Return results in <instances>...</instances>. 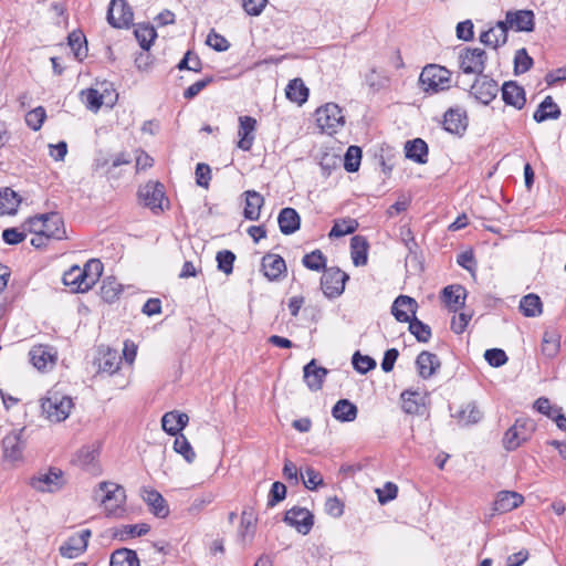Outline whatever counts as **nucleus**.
Returning a JSON list of instances; mask_svg holds the SVG:
<instances>
[{
	"instance_id": "33",
	"label": "nucleus",
	"mask_w": 566,
	"mask_h": 566,
	"mask_svg": "<svg viewBox=\"0 0 566 566\" xmlns=\"http://www.w3.org/2000/svg\"><path fill=\"white\" fill-rule=\"evenodd\" d=\"M406 157L417 164H426L428 161V145L421 138L408 140L405 145Z\"/></svg>"
},
{
	"instance_id": "17",
	"label": "nucleus",
	"mask_w": 566,
	"mask_h": 566,
	"mask_svg": "<svg viewBox=\"0 0 566 566\" xmlns=\"http://www.w3.org/2000/svg\"><path fill=\"white\" fill-rule=\"evenodd\" d=\"M418 304L415 298L399 295L392 303L391 313L398 322L408 323L416 316Z\"/></svg>"
},
{
	"instance_id": "59",
	"label": "nucleus",
	"mask_w": 566,
	"mask_h": 566,
	"mask_svg": "<svg viewBox=\"0 0 566 566\" xmlns=\"http://www.w3.org/2000/svg\"><path fill=\"white\" fill-rule=\"evenodd\" d=\"M216 260L218 262V269L224 274L229 275L233 271V263L235 261V254L230 250H222L217 253Z\"/></svg>"
},
{
	"instance_id": "58",
	"label": "nucleus",
	"mask_w": 566,
	"mask_h": 566,
	"mask_svg": "<svg viewBox=\"0 0 566 566\" xmlns=\"http://www.w3.org/2000/svg\"><path fill=\"white\" fill-rule=\"evenodd\" d=\"M352 363L354 368L363 375L367 374L376 367V361L374 358L367 355H361L359 352H356L353 355Z\"/></svg>"
},
{
	"instance_id": "50",
	"label": "nucleus",
	"mask_w": 566,
	"mask_h": 566,
	"mask_svg": "<svg viewBox=\"0 0 566 566\" xmlns=\"http://www.w3.org/2000/svg\"><path fill=\"white\" fill-rule=\"evenodd\" d=\"M99 451L95 446H85L76 453L75 462L82 468H90L98 458Z\"/></svg>"
},
{
	"instance_id": "37",
	"label": "nucleus",
	"mask_w": 566,
	"mask_h": 566,
	"mask_svg": "<svg viewBox=\"0 0 566 566\" xmlns=\"http://www.w3.org/2000/svg\"><path fill=\"white\" fill-rule=\"evenodd\" d=\"M285 94L291 102L302 105L308 98V88L301 78H294L287 84Z\"/></svg>"
},
{
	"instance_id": "7",
	"label": "nucleus",
	"mask_w": 566,
	"mask_h": 566,
	"mask_svg": "<svg viewBox=\"0 0 566 566\" xmlns=\"http://www.w3.org/2000/svg\"><path fill=\"white\" fill-rule=\"evenodd\" d=\"M64 474L59 468H50L46 471L39 472L30 479L31 488L42 493L57 492L64 486Z\"/></svg>"
},
{
	"instance_id": "13",
	"label": "nucleus",
	"mask_w": 566,
	"mask_h": 566,
	"mask_svg": "<svg viewBox=\"0 0 566 566\" xmlns=\"http://www.w3.org/2000/svg\"><path fill=\"white\" fill-rule=\"evenodd\" d=\"M29 357L38 370L44 371L55 365L57 353L54 347L40 344L30 349Z\"/></svg>"
},
{
	"instance_id": "27",
	"label": "nucleus",
	"mask_w": 566,
	"mask_h": 566,
	"mask_svg": "<svg viewBox=\"0 0 566 566\" xmlns=\"http://www.w3.org/2000/svg\"><path fill=\"white\" fill-rule=\"evenodd\" d=\"M507 41V28L506 23L499 21L494 27L484 31L480 35V42L484 45L497 49L505 44Z\"/></svg>"
},
{
	"instance_id": "46",
	"label": "nucleus",
	"mask_w": 566,
	"mask_h": 566,
	"mask_svg": "<svg viewBox=\"0 0 566 566\" xmlns=\"http://www.w3.org/2000/svg\"><path fill=\"white\" fill-rule=\"evenodd\" d=\"M175 437L174 451L182 455L188 463H192L196 459V452L193 451L190 442L182 433H178Z\"/></svg>"
},
{
	"instance_id": "2",
	"label": "nucleus",
	"mask_w": 566,
	"mask_h": 566,
	"mask_svg": "<svg viewBox=\"0 0 566 566\" xmlns=\"http://www.w3.org/2000/svg\"><path fill=\"white\" fill-rule=\"evenodd\" d=\"M29 231H40L49 239H66L64 221L57 212L44 213L29 218Z\"/></svg>"
},
{
	"instance_id": "47",
	"label": "nucleus",
	"mask_w": 566,
	"mask_h": 566,
	"mask_svg": "<svg viewBox=\"0 0 566 566\" xmlns=\"http://www.w3.org/2000/svg\"><path fill=\"white\" fill-rule=\"evenodd\" d=\"M134 33L140 48L144 50H149L153 41L157 36L156 30L149 24H139Z\"/></svg>"
},
{
	"instance_id": "40",
	"label": "nucleus",
	"mask_w": 566,
	"mask_h": 566,
	"mask_svg": "<svg viewBox=\"0 0 566 566\" xmlns=\"http://www.w3.org/2000/svg\"><path fill=\"white\" fill-rule=\"evenodd\" d=\"M350 249L353 263L356 266L365 265L367 263V241L360 235L353 237L350 239Z\"/></svg>"
},
{
	"instance_id": "29",
	"label": "nucleus",
	"mask_w": 566,
	"mask_h": 566,
	"mask_svg": "<svg viewBox=\"0 0 566 566\" xmlns=\"http://www.w3.org/2000/svg\"><path fill=\"white\" fill-rule=\"evenodd\" d=\"M243 196L245 197L244 218L251 221L259 220L261 208L264 205L263 196L255 190H247Z\"/></svg>"
},
{
	"instance_id": "48",
	"label": "nucleus",
	"mask_w": 566,
	"mask_h": 566,
	"mask_svg": "<svg viewBox=\"0 0 566 566\" xmlns=\"http://www.w3.org/2000/svg\"><path fill=\"white\" fill-rule=\"evenodd\" d=\"M409 323V332L416 337V339L420 343H428L431 338V328L429 325L424 324L416 316L412 317Z\"/></svg>"
},
{
	"instance_id": "3",
	"label": "nucleus",
	"mask_w": 566,
	"mask_h": 566,
	"mask_svg": "<svg viewBox=\"0 0 566 566\" xmlns=\"http://www.w3.org/2000/svg\"><path fill=\"white\" fill-rule=\"evenodd\" d=\"M72 407V399L57 391H49L41 403L43 413L52 422L64 421L69 417Z\"/></svg>"
},
{
	"instance_id": "11",
	"label": "nucleus",
	"mask_w": 566,
	"mask_h": 566,
	"mask_svg": "<svg viewBox=\"0 0 566 566\" xmlns=\"http://www.w3.org/2000/svg\"><path fill=\"white\" fill-rule=\"evenodd\" d=\"M283 521L300 534L307 535L314 525V515L307 509L294 506L286 511Z\"/></svg>"
},
{
	"instance_id": "9",
	"label": "nucleus",
	"mask_w": 566,
	"mask_h": 566,
	"mask_svg": "<svg viewBox=\"0 0 566 566\" xmlns=\"http://www.w3.org/2000/svg\"><path fill=\"white\" fill-rule=\"evenodd\" d=\"M321 277V289L328 298L338 297L345 289L349 276L338 268H325Z\"/></svg>"
},
{
	"instance_id": "54",
	"label": "nucleus",
	"mask_w": 566,
	"mask_h": 566,
	"mask_svg": "<svg viewBox=\"0 0 566 566\" xmlns=\"http://www.w3.org/2000/svg\"><path fill=\"white\" fill-rule=\"evenodd\" d=\"M81 94L84 97L86 107L93 112H97L104 103H107L105 94H101L95 88L82 91Z\"/></svg>"
},
{
	"instance_id": "10",
	"label": "nucleus",
	"mask_w": 566,
	"mask_h": 566,
	"mask_svg": "<svg viewBox=\"0 0 566 566\" xmlns=\"http://www.w3.org/2000/svg\"><path fill=\"white\" fill-rule=\"evenodd\" d=\"M134 13L125 0H111L107 21L114 28H128L133 23Z\"/></svg>"
},
{
	"instance_id": "23",
	"label": "nucleus",
	"mask_w": 566,
	"mask_h": 566,
	"mask_svg": "<svg viewBox=\"0 0 566 566\" xmlns=\"http://www.w3.org/2000/svg\"><path fill=\"white\" fill-rule=\"evenodd\" d=\"M189 422L187 413L172 410L166 412L161 418V428L169 436L180 433Z\"/></svg>"
},
{
	"instance_id": "31",
	"label": "nucleus",
	"mask_w": 566,
	"mask_h": 566,
	"mask_svg": "<svg viewBox=\"0 0 566 566\" xmlns=\"http://www.w3.org/2000/svg\"><path fill=\"white\" fill-rule=\"evenodd\" d=\"M452 417H454L460 424L470 426L478 423L483 418V412L480 410L476 402L470 401L462 405Z\"/></svg>"
},
{
	"instance_id": "43",
	"label": "nucleus",
	"mask_w": 566,
	"mask_h": 566,
	"mask_svg": "<svg viewBox=\"0 0 566 566\" xmlns=\"http://www.w3.org/2000/svg\"><path fill=\"white\" fill-rule=\"evenodd\" d=\"M18 193L10 188L0 190V214H13L19 206Z\"/></svg>"
},
{
	"instance_id": "61",
	"label": "nucleus",
	"mask_w": 566,
	"mask_h": 566,
	"mask_svg": "<svg viewBox=\"0 0 566 566\" xmlns=\"http://www.w3.org/2000/svg\"><path fill=\"white\" fill-rule=\"evenodd\" d=\"M484 358L490 366L496 368L505 365L509 359L506 353L501 348L486 349Z\"/></svg>"
},
{
	"instance_id": "57",
	"label": "nucleus",
	"mask_w": 566,
	"mask_h": 566,
	"mask_svg": "<svg viewBox=\"0 0 566 566\" xmlns=\"http://www.w3.org/2000/svg\"><path fill=\"white\" fill-rule=\"evenodd\" d=\"M533 66V59L527 54L526 49H520L514 56V73L516 75L527 72Z\"/></svg>"
},
{
	"instance_id": "34",
	"label": "nucleus",
	"mask_w": 566,
	"mask_h": 566,
	"mask_svg": "<svg viewBox=\"0 0 566 566\" xmlns=\"http://www.w3.org/2000/svg\"><path fill=\"white\" fill-rule=\"evenodd\" d=\"M560 116L558 105L553 101L552 96H546L538 105L533 114V119L536 123H542L547 119H557Z\"/></svg>"
},
{
	"instance_id": "22",
	"label": "nucleus",
	"mask_w": 566,
	"mask_h": 566,
	"mask_svg": "<svg viewBox=\"0 0 566 566\" xmlns=\"http://www.w3.org/2000/svg\"><path fill=\"white\" fill-rule=\"evenodd\" d=\"M304 380L311 391L322 389L325 377L328 370L325 367H319L315 359H312L303 368Z\"/></svg>"
},
{
	"instance_id": "14",
	"label": "nucleus",
	"mask_w": 566,
	"mask_h": 566,
	"mask_svg": "<svg viewBox=\"0 0 566 566\" xmlns=\"http://www.w3.org/2000/svg\"><path fill=\"white\" fill-rule=\"evenodd\" d=\"M92 533L90 530H82L80 533H76L70 536L61 546L60 554L66 558H76L82 553H84L87 548L88 538Z\"/></svg>"
},
{
	"instance_id": "44",
	"label": "nucleus",
	"mask_w": 566,
	"mask_h": 566,
	"mask_svg": "<svg viewBox=\"0 0 566 566\" xmlns=\"http://www.w3.org/2000/svg\"><path fill=\"white\" fill-rule=\"evenodd\" d=\"M442 297L448 305L463 306L467 291L461 285H449L443 289Z\"/></svg>"
},
{
	"instance_id": "32",
	"label": "nucleus",
	"mask_w": 566,
	"mask_h": 566,
	"mask_svg": "<svg viewBox=\"0 0 566 566\" xmlns=\"http://www.w3.org/2000/svg\"><path fill=\"white\" fill-rule=\"evenodd\" d=\"M62 281L64 285L70 286L71 291L74 293H84L91 290V286L86 284L78 265H73L69 271H66L63 274Z\"/></svg>"
},
{
	"instance_id": "26",
	"label": "nucleus",
	"mask_w": 566,
	"mask_h": 566,
	"mask_svg": "<svg viewBox=\"0 0 566 566\" xmlns=\"http://www.w3.org/2000/svg\"><path fill=\"white\" fill-rule=\"evenodd\" d=\"M143 499L149 506L150 512L159 518H165L169 514V506L164 496L154 489H144Z\"/></svg>"
},
{
	"instance_id": "53",
	"label": "nucleus",
	"mask_w": 566,
	"mask_h": 566,
	"mask_svg": "<svg viewBox=\"0 0 566 566\" xmlns=\"http://www.w3.org/2000/svg\"><path fill=\"white\" fill-rule=\"evenodd\" d=\"M69 45L74 52V55L78 60H83L86 56V39L82 32H72L69 35Z\"/></svg>"
},
{
	"instance_id": "16",
	"label": "nucleus",
	"mask_w": 566,
	"mask_h": 566,
	"mask_svg": "<svg viewBox=\"0 0 566 566\" xmlns=\"http://www.w3.org/2000/svg\"><path fill=\"white\" fill-rule=\"evenodd\" d=\"M24 428L12 430L2 440L3 457L6 460L15 462L22 459L24 442L21 439Z\"/></svg>"
},
{
	"instance_id": "1",
	"label": "nucleus",
	"mask_w": 566,
	"mask_h": 566,
	"mask_svg": "<svg viewBox=\"0 0 566 566\" xmlns=\"http://www.w3.org/2000/svg\"><path fill=\"white\" fill-rule=\"evenodd\" d=\"M419 84L426 93H438L451 86V72L444 66L429 64L424 66L419 76Z\"/></svg>"
},
{
	"instance_id": "28",
	"label": "nucleus",
	"mask_w": 566,
	"mask_h": 566,
	"mask_svg": "<svg viewBox=\"0 0 566 566\" xmlns=\"http://www.w3.org/2000/svg\"><path fill=\"white\" fill-rule=\"evenodd\" d=\"M262 270L270 281H277L286 272V264L281 255L269 253L262 259Z\"/></svg>"
},
{
	"instance_id": "18",
	"label": "nucleus",
	"mask_w": 566,
	"mask_h": 566,
	"mask_svg": "<svg viewBox=\"0 0 566 566\" xmlns=\"http://www.w3.org/2000/svg\"><path fill=\"white\" fill-rule=\"evenodd\" d=\"M506 28L515 29L520 32H531L534 30V13L531 10H518L515 12H506L505 20Z\"/></svg>"
},
{
	"instance_id": "25",
	"label": "nucleus",
	"mask_w": 566,
	"mask_h": 566,
	"mask_svg": "<svg viewBox=\"0 0 566 566\" xmlns=\"http://www.w3.org/2000/svg\"><path fill=\"white\" fill-rule=\"evenodd\" d=\"M418 374L422 379H429L441 367L439 357L428 350L421 352L416 358Z\"/></svg>"
},
{
	"instance_id": "49",
	"label": "nucleus",
	"mask_w": 566,
	"mask_h": 566,
	"mask_svg": "<svg viewBox=\"0 0 566 566\" xmlns=\"http://www.w3.org/2000/svg\"><path fill=\"white\" fill-rule=\"evenodd\" d=\"M358 228V222L355 219H343L336 221L331 229L329 237L331 238H340L347 234L354 233Z\"/></svg>"
},
{
	"instance_id": "30",
	"label": "nucleus",
	"mask_w": 566,
	"mask_h": 566,
	"mask_svg": "<svg viewBox=\"0 0 566 566\" xmlns=\"http://www.w3.org/2000/svg\"><path fill=\"white\" fill-rule=\"evenodd\" d=\"M277 223L283 234H292L300 229L301 218L294 208H283L277 217Z\"/></svg>"
},
{
	"instance_id": "51",
	"label": "nucleus",
	"mask_w": 566,
	"mask_h": 566,
	"mask_svg": "<svg viewBox=\"0 0 566 566\" xmlns=\"http://www.w3.org/2000/svg\"><path fill=\"white\" fill-rule=\"evenodd\" d=\"M303 265L312 271H321L326 268V256L318 249L307 253L302 259Z\"/></svg>"
},
{
	"instance_id": "52",
	"label": "nucleus",
	"mask_w": 566,
	"mask_h": 566,
	"mask_svg": "<svg viewBox=\"0 0 566 566\" xmlns=\"http://www.w3.org/2000/svg\"><path fill=\"white\" fill-rule=\"evenodd\" d=\"M361 160V149L358 146H349L344 156V168L348 172H356Z\"/></svg>"
},
{
	"instance_id": "39",
	"label": "nucleus",
	"mask_w": 566,
	"mask_h": 566,
	"mask_svg": "<svg viewBox=\"0 0 566 566\" xmlns=\"http://www.w3.org/2000/svg\"><path fill=\"white\" fill-rule=\"evenodd\" d=\"M150 531V526L146 523L134 525H122L114 531V537L119 541H126L132 537L146 535Z\"/></svg>"
},
{
	"instance_id": "4",
	"label": "nucleus",
	"mask_w": 566,
	"mask_h": 566,
	"mask_svg": "<svg viewBox=\"0 0 566 566\" xmlns=\"http://www.w3.org/2000/svg\"><path fill=\"white\" fill-rule=\"evenodd\" d=\"M317 126L328 135L335 134L345 125L342 108L335 103H327L315 112Z\"/></svg>"
},
{
	"instance_id": "5",
	"label": "nucleus",
	"mask_w": 566,
	"mask_h": 566,
	"mask_svg": "<svg viewBox=\"0 0 566 566\" xmlns=\"http://www.w3.org/2000/svg\"><path fill=\"white\" fill-rule=\"evenodd\" d=\"M98 491L102 492L101 503L107 515L118 516L123 512V504L126 500L125 490L113 482L99 483Z\"/></svg>"
},
{
	"instance_id": "6",
	"label": "nucleus",
	"mask_w": 566,
	"mask_h": 566,
	"mask_svg": "<svg viewBox=\"0 0 566 566\" xmlns=\"http://www.w3.org/2000/svg\"><path fill=\"white\" fill-rule=\"evenodd\" d=\"M535 430V424L531 419H516L503 437V447L507 451L516 450L522 443L528 441Z\"/></svg>"
},
{
	"instance_id": "63",
	"label": "nucleus",
	"mask_w": 566,
	"mask_h": 566,
	"mask_svg": "<svg viewBox=\"0 0 566 566\" xmlns=\"http://www.w3.org/2000/svg\"><path fill=\"white\" fill-rule=\"evenodd\" d=\"M286 496V486L282 482H274L269 493L268 506L273 507Z\"/></svg>"
},
{
	"instance_id": "36",
	"label": "nucleus",
	"mask_w": 566,
	"mask_h": 566,
	"mask_svg": "<svg viewBox=\"0 0 566 566\" xmlns=\"http://www.w3.org/2000/svg\"><path fill=\"white\" fill-rule=\"evenodd\" d=\"M520 311L526 317L539 316L543 312V303L536 294L530 293L520 301Z\"/></svg>"
},
{
	"instance_id": "20",
	"label": "nucleus",
	"mask_w": 566,
	"mask_h": 566,
	"mask_svg": "<svg viewBox=\"0 0 566 566\" xmlns=\"http://www.w3.org/2000/svg\"><path fill=\"white\" fill-rule=\"evenodd\" d=\"M502 99L505 105L513 106L516 109H522L525 106L526 97L525 91L516 82L509 81L502 85L501 88Z\"/></svg>"
},
{
	"instance_id": "41",
	"label": "nucleus",
	"mask_w": 566,
	"mask_h": 566,
	"mask_svg": "<svg viewBox=\"0 0 566 566\" xmlns=\"http://www.w3.org/2000/svg\"><path fill=\"white\" fill-rule=\"evenodd\" d=\"M120 357L116 350L107 349L98 358V369L102 373L113 375L119 369Z\"/></svg>"
},
{
	"instance_id": "45",
	"label": "nucleus",
	"mask_w": 566,
	"mask_h": 566,
	"mask_svg": "<svg viewBox=\"0 0 566 566\" xmlns=\"http://www.w3.org/2000/svg\"><path fill=\"white\" fill-rule=\"evenodd\" d=\"M81 272L84 275L86 284L92 289L103 273V264L99 260L92 259L81 268Z\"/></svg>"
},
{
	"instance_id": "64",
	"label": "nucleus",
	"mask_w": 566,
	"mask_h": 566,
	"mask_svg": "<svg viewBox=\"0 0 566 566\" xmlns=\"http://www.w3.org/2000/svg\"><path fill=\"white\" fill-rule=\"evenodd\" d=\"M376 492L378 495L379 503L386 504V503L392 501L394 499H396L397 493H398V488L395 483L387 482L384 485V489H377Z\"/></svg>"
},
{
	"instance_id": "12",
	"label": "nucleus",
	"mask_w": 566,
	"mask_h": 566,
	"mask_svg": "<svg viewBox=\"0 0 566 566\" xmlns=\"http://www.w3.org/2000/svg\"><path fill=\"white\" fill-rule=\"evenodd\" d=\"M471 95L484 105L490 104L499 93L497 83L488 75L478 76L471 86Z\"/></svg>"
},
{
	"instance_id": "38",
	"label": "nucleus",
	"mask_w": 566,
	"mask_h": 566,
	"mask_svg": "<svg viewBox=\"0 0 566 566\" xmlns=\"http://www.w3.org/2000/svg\"><path fill=\"white\" fill-rule=\"evenodd\" d=\"M109 566H140L135 551L129 548L116 549L111 555Z\"/></svg>"
},
{
	"instance_id": "55",
	"label": "nucleus",
	"mask_w": 566,
	"mask_h": 566,
	"mask_svg": "<svg viewBox=\"0 0 566 566\" xmlns=\"http://www.w3.org/2000/svg\"><path fill=\"white\" fill-rule=\"evenodd\" d=\"M419 394L416 391L405 390L401 394L402 409L406 413L416 415L420 412V403L418 401Z\"/></svg>"
},
{
	"instance_id": "15",
	"label": "nucleus",
	"mask_w": 566,
	"mask_h": 566,
	"mask_svg": "<svg viewBox=\"0 0 566 566\" xmlns=\"http://www.w3.org/2000/svg\"><path fill=\"white\" fill-rule=\"evenodd\" d=\"M139 199L144 206L153 211L161 210V202L165 197L164 186L160 182L149 181L138 190Z\"/></svg>"
},
{
	"instance_id": "19",
	"label": "nucleus",
	"mask_w": 566,
	"mask_h": 566,
	"mask_svg": "<svg viewBox=\"0 0 566 566\" xmlns=\"http://www.w3.org/2000/svg\"><path fill=\"white\" fill-rule=\"evenodd\" d=\"M524 496L515 491H500L493 502V511L504 514L522 505Z\"/></svg>"
},
{
	"instance_id": "56",
	"label": "nucleus",
	"mask_w": 566,
	"mask_h": 566,
	"mask_svg": "<svg viewBox=\"0 0 566 566\" xmlns=\"http://www.w3.org/2000/svg\"><path fill=\"white\" fill-rule=\"evenodd\" d=\"M120 291V285L115 280L107 277L101 286V296L107 303H112L117 298Z\"/></svg>"
},
{
	"instance_id": "35",
	"label": "nucleus",
	"mask_w": 566,
	"mask_h": 566,
	"mask_svg": "<svg viewBox=\"0 0 566 566\" xmlns=\"http://www.w3.org/2000/svg\"><path fill=\"white\" fill-rule=\"evenodd\" d=\"M358 409L348 399L338 400L332 408V416L340 422H352L357 418Z\"/></svg>"
},
{
	"instance_id": "8",
	"label": "nucleus",
	"mask_w": 566,
	"mask_h": 566,
	"mask_svg": "<svg viewBox=\"0 0 566 566\" xmlns=\"http://www.w3.org/2000/svg\"><path fill=\"white\" fill-rule=\"evenodd\" d=\"M459 67L465 74L483 75L486 53L480 48H464L459 52Z\"/></svg>"
},
{
	"instance_id": "21",
	"label": "nucleus",
	"mask_w": 566,
	"mask_h": 566,
	"mask_svg": "<svg viewBox=\"0 0 566 566\" xmlns=\"http://www.w3.org/2000/svg\"><path fill=\"white\" fill-rule=\"evenodd\" d=\"M443 127L447 132L462 135L468 127V117L462 108H449L443 117Z\"/></svg>"
},
{
	"instance_id": "60",
	"label": "nucleus",
	"mask_w": 566,
	"mask_h": 566,
	"mask_svg": "<svg viewBox=\"0 0 566 566\" xmlns=\"http://www.w3.org/2000/svg\"><path fill=\"white\" fill-rule=\"evenodd\" d=\"M45 117L46 113L44 107L38 106L34 109L27 113L25 123L31 129L36 132L42 127Z\"/></svg>"
},
{
	"instance_id": "42",
	"label": "nucleus",
	"mask_w": 566,
	"mask_h": 566,
	"mask_svg": "<svg viewBox=\"0 0 566 566\" xmlns=\"http://www.w3.org/2000/svg\"><path fill=\"white\" fill-rule=\"evenodd\" d=\"M559 347H560L559 334L554 329L545 331L544 335H543V340H542V353L546 357L553 358L558 354Z\"/></svg>"
},
{
	"instance_id": "24",
	"label": "nucleus",
	"mask_w": 566,
	"mask_h": 566,
	"mask_svg": "<svg viewBox=\"0 0 566 566\" xmlns=\"http://www.w3.org/2000/svg\"><path fill=\"white\" fill-rule=\"evenodd\" d=\"M239 132L240 137L238 147L244 151H249L254 142V130L256 128V119L251 116L239 117Z\"/></svg>"
},
{
	"instance_id": "62",
	"label": "nucleus",
	"mask_w": 566,
	"mask_h": 566,
	"mask_svg": "<svg viewBox=\"0 0 566 566\" xmlns=\"http://www.w3.org/2000/svg\"><path fill=\"white\" fill-rule=\"evenodd\" d=\"M206 43L217 52H224L230 48L229 41L214 30L209 32Z\"/></svg>"
}]
</instances>
